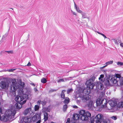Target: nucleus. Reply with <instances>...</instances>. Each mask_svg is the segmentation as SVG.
Listing matches in <instances>:
<instances>
[{"label": "nucleus", "mask_w": 123, "mask_h": 123, "mask_svg": "<svg viewBox=\"0 0 123 123\" xmlns=\"http://www.w3.org/2000/svg\"><path fill=\"white\" fill-rule=\"evenodd\" d=\"M9 82L6 80H2L0 83V86L2 89L8 87L9 85Z\"/></svg>", "instance_id": "6"}, {"label": "nucleus", "mask_w": 123, "mask_h": 123, "mask_svg": "<svg viewBox=\"0 0 123 123\" xmlns=\"http://www.w3.org/2000/svg\"><path fill=\"white\" fill-rule=\"evenodd\" d=\"M23 88H19L18 90V94L19 95H22L24 94V92L23 91Z\"/></svg>", "instance_id": "19"}, {"label": "nucleus", "mask_w": 123, "mask_h": 123, "mask_svg": "<svg viewBox=\"0 0 123 123\" xmlns=\"http://www.w3.org/2000/svg\"><path fill=\"white\" fill-rule=\"evenodd\" d=\"M64 80L63 79H60L58 81V82H64Z\"/></svg>", "instance_id": "38"}, {"label": "nucleus", "mask_w": 123, "mask_h": 123, "mask_svg": "<svg viewBox=\"0 0 123 123\" xmlns=\"http://www.w3.org/2000/svg\"><path fill=\"white\" fill-rule=\"evenodd\" d=\"M120 80L119 81V83L121 85H123V77L120 78Z\"/></svg>", "instance_id": "31"}, {"label": "nucleus", "mask_w": 123, "mask_h": 123, "mask_svg": "<svg viewBox=\"0 0 123 123\" xmlns=\"http://www.w3.org/2000/svg\"><path fill=\"white\" fill-rule=\"evenodd\" d=\"M103 118V115L101 114H98L95 117L94 120L96 123H100Z\"/></svg>", "instance_id": "9"}, {"label": "nucleus", "mask_w": 123, "mask_h": 123, "mask_svg": "<svg viewBox=\"0 0 123 123\" xmlns=\"http://www.w3.org/2000/svg\"><path fill=\"white\" fill-rule=\"evenodd\" d=\"M15 70V69H10L8 71L9 72H13V71Z\"/></svg>", "instance_id": "41"}, {"label": "nucleus", "mask_w": 123, "mask_h": 123, "mask_svg": "<svg viewBox=\"0 0 123 123\" xmlns=\"http://www.w3.org/2000/svg\"><path fill=\"white\" fill-rule=\"evenodd\" d=\"M104 123H107V122H105Z\"/></svg>", "instance_id": "57"}, {"label": "nucleus", "mask_w": 123, "mask_h": 123, "mask_svg": "<svg viewBox=\"0 0 123 123\" xmlns=\"http://www.w3.org/2000/svg\"><path fill=\"white\" fill-rule=\"evenodd\" d=\"M0 120H2V119H1V115H0Z\"/></svg>", "instance_id": "54"}, {"label": "nucleus", "mask_w": 123, "mask_h": 123, "mask_svg": "<svg viewBox=\"0 0 123 123\" xmlns=\"http://www.w3.org/2000/svg\"><path fill=\"white\" fill-rule=\"evenodd\" d=\"M56 91V90H52L51 89L50 90V92H53L54 91Z\"/></svg>", "instance_id": "45"}, {"label": "nucleus", "mask_w": 123, "mask_h": 123, "mask_svg": "<svg viewBox=\"0 0 123 123\" xmlns=\"http://www.w3.org/2000/svg\"><path fill=\"white\" fill-rule=\"evenodd\" d=\"M117 106L119 108L123 107V102H119L117 104Z\"/></svg>", "instance_id": "23"}, {"label": "nucleus", "mask_w": 123, "mask_h": 123, "mask_svg": "<svg viewBox=\"0 0 123 123\" xmlns=\"http://www.w3.org/2000/svg\"><path fill=\"white\" fill-rule=\"evenodd\" d=\"M120 45L121 46L123 47V43H121L120 44Z\"/></svg>", "instance_id": "49"}, {"label": "nucleus", "mask_w": 123, "mask_h": 123, "mask_svg": "<svg viewBox=\"0 0 123 123\" xmlns=\"http://www.w3.org/2000/svg\"><path fill=\"white\" fill-rule=\"evenodd\" d=\"M46 102L45 101H43L41 102V104L43 105H44L46 104Z\"/></svg>", "instance_id": "34"}, {"label": "nucleus", "mask_w": 123, "mask_h": 123, "mask_svg": "<svg viewBox=\"0 0 123 123\" xmlns=\"http://www.w3.org/2000/svg\"><path fill=\"white\" fill-rule=\"evenodd\" d=\"M73 13L74 15H76V14L75 12H73Z\"/></svg>", "instance_id": "53"}, {"label": "nucleus", "mask_w": 123, "mask_h": 123, "mask_svg": "<svg viewBox=\"0 0 123 123\" xmlns=\"http://www.w3.org/2000/svg\"><path fill=\"white\" fill-rule=\"evenodd\" d=\"M16 113V111L15 110H8L7 113L2 116V120L6 122L8 120L9 118H14Z\"/></svg>", "instance_id": "1"}, {"label": "nucleus", "mask_w": 123, "mask_h": 123, "mask_svg": "<svg viewBox=\"0 0 123 123\" xmlns=\"http://www.w3.org/2000/svg\"><path fill=\"white\" fill-rule=\"evenodd\" d=\"M23 121L25 123H30L32 122V120H31V118L30 117H24Z\"/></svg>", "instance_id": "15"}, {"label": "nucleus", "mask_w": 123, "mask_h": 123, "mask_svg": "<svg viewBox=\"0 0 123 123\" xmlns=\"http://www.w3.org/2000/svg\"><path fill=\"white\" fill-rule=\"evenodd\" d=\"M117 99H115L109 101V104L112 107H114L116 105L117 103Z\"/></svg>", "instance_id": "11"}, {"label": "nucleus", "mask_w": 123, "mask_h": 123, "mask_svg": "<svg viewBox=\"0 0 123 123\" xmlns=\"http://www.w3.org/2000/svg\"><path fill=\"white\" fill-rule=\"evenodd\" d=\"M44 121H46L48 119V114L46 112H44Z\"/></svg>", "instance_id": "18"}, {"label": "nucleus", "mask_w": 123, "mask_h": 123, "mask_svg": "<svg viewBox=\"0 0 123 123\" xmlns=\"http://www.w3.org/2000/svg\"><path fill=\"white\" fill-rule=\"evenodd\" d=\"M91 80H89L87 81L86 83H88L87 84V86L88 88L90 89H93L95 85L94 83H91Z\"/></svg>", "instance_id": "13"}, {"label": "nucleus", "mask_w": 123, "mask_h": 123, "mask_svg": "<svg viewBox=\"0 0 123 123\" xmlns=\"http://www.w3.org/2000/svg\"><path fill=\"white\" fill-rule=\"evenodd\" d=\"M74 4H75V8L76 9V10L78 12H79V13H81L82 12V11H81L79 9V8H78V7L77 8V7L76 6V5L75 4V3H74Z\"/></svg>", "instance_id": "26"}, {"label": "nucleus", "mask_w": 123, "mask_h": 123, "mask_svg": "<svg viewBox=\"0 0 123 123\" xmlns=\"http://www.w3.org/2000/svg\"><path fill=\"white\" fill-rule=\"evenodd\" d=\"M31 65V63H30V62H29L27 64V65L28 66H30Z\"/></svg>", "instance_id": "47"}, {"label": "nucleus", "mask_w": 123, "mask_h": 123, "mask_svg": "<svg viewBox=\"0 0 123 123\" xmlns=\"http://www.w3.org/2000/svg\"><path fill=\"white\" fill-rule=\"evenodd\" d=\"M34 90L35 92H36L37 91V89L36 88H34Z\"/></svg>", "instance_id": "50"}, {"label": "nucleus", "mask_w": 123, "mask_h": 123, "mask_svg": "<svg viewBox=\"0 0 123 123\" xmlns=\"http://www.w3.org/2000/svg\"><path fill=\"white\" fill-rule=\"evenodd\" d=\"M105 84L106 86H109L111 85L109 80L108 79L106 80L105 81Z\"/></svg>", "instance_id": "21"}, {"label": "nucleus", "mask_w": 123, "mask_h": 123, "mask_svg": "<svg viewBox=\"0 0 123 123\" xmlns=\"http://www.w3.org/2000/svg\"><path fill=\"white\" fill-rule=\"evenodd\" d=\"M93 104V102L92 101H90L88 104V106L89 107H91L92 105Z\"/></svg>", "instance_id": "28"}, {"label": "nucleus", "mask_w": 123, "mask_h": 123, "mask_svg": "<svg viewBox=\"0 0 123 123\" xmlns=\"http://www.w3.org/2000/svg\"><path fill=\"white\" fill-rule=\"evenodd\" d=\"M28 98V95L26 94H23L20 96H17L15 98V100L17 102H20L21 103L23 102L25 100H26V99Z\"/></svg>", "instance_id": "3"}, {"label": "nucleus", "mask_w": 123, "mask_h": 123, "mask_svg": "<svg viewBox=\"0 0 123 123\" xmlns=\"http://www.w3.org/2000/svg\"><path fill=\"white\" fill-rule=\"evenodd\" d=\"M73 107L75 108H78V107L76 105H74L73 106Z\"/></svg>", "instance_id": "48"}, {"label": "nucleus", "mask_w": 123, "mask_h": 123, "mask_svg": "<svg viewBox=\"0 0 123 123\" xmlns=\"http://www.w3.org/2000/svg\"><path fill=\"white\" fill-rule=\"evenodd\" d=\"M118 65H120L121 66L123 65V62H117Z\"/></svg>", "instance_id": "37"}, {"label": "nucleus", "mask_w": 123, "mask_h": 123, "mask_svg": "<svg viewBox=\"0 0 123 123\" xmlns=\"http://www.w3.org/2000/svg\"><path fill=\"white\" fill-rule=\"evenodd\" d=\"M39 106L37 105H36L34 106V110L35 111H37L39 110Z\"/></svg>", "instance_id": "25"}, {"label": "nucleus", "mask_w": 123, "mask_h": 123, "mask_svg": "<svg viewBox=\"0 0 123 123\" xmlns=\"http://www.w3.org/2000/svg\"><path fill=\"white\" fill-rule=\"evenodd\" d=\"M12 84L11 85L10 92L13 93L16 90V80L15 79H13L12 80Z\"/></svg>", "instance_id": "5"}, {"label": "nucleus", "mask_w": 123, "mask_h": 123, "mask_svg": "<svg viewBox=\"0 0 123 123\" xmlns=\"http://www.w3.org/2000/svg\"><path fill=\"white\" fill-rule=\"evenodd\" d=\"M79 114L81 115L80 118L82 121L88 120L89 119V117L91 116V114L89 112L86 111L85 112V111L83 110H80L79 111Z\"/></svg>", "instance_id": "2"}, {"label": "nucleus", "mask_w": 123, "mask_h": 123, "mask_svg": "<svg viewBox=\"0 0 123 123\" xmlns=\"http://www.w3.org/2000/svg\"><path fill=\"white\" fill-rule=\"evenodd\" d=\"M82 17L83 18H85V17H84V16H82Z\"/></svg>", "instance_id": "56"}, {"label": "nucleus", "mask_w": 123, "mask_h": 123, "mask_svg": "<svg viewBox=\"0 0 123 123\" xmlns=\"http://www.w3.org/2000/svg\"><path fill=\"white\" fill-rule=\"evenodd\" d=\"M70 118H68L67 119L66 123H70Z\"/></svg>", "instance_id": "40"}, {"label": "nucleus", "mask_w": 123, "mask_h": 123, "mask_svg": "<svg viewBox=\"0 0 123 123\" xmlns=\"http://www.w3.org/2000/svg\"><path fill=\"white\" fill-rule=\"evenodd\" d=\"M31 107H29L26 109L24 111V114L25 115H26L27 114H29L31 116L33 114L31 113H31H33L32 111H31Z\"/></svg>", "instance_id": "12"}, {"label": "nucleus", "mask_w": 123, "mask_h": 123, "mask_svg": "<svg viewBox=\"0 0 123 123\" xmlns=\"http://www.w3.org/2000/svg\"><path fill=\"white\" fill-rule=\"evenodd\" d=\"M71 11L72 12H73V11L72 10H71Z\"/></svg>", "instance_id": "58"}, {"label": "nucleus", "mask_w": 123, "mask_h": 123, "mask_svg": "<svg viewBox=\"0 0 123 123\" xmlns=\"http://www.w3.org/2000/svg\"><path fill=\"white\" fill-rule=\"evenodd\" d=\"M93 120H91V123H94V122L95 121V120H94V118H93Z\"/></svg>", "instance_id": "43"}, {"label": "nucleus", "mask_w": 123, "mask_h": 123, "mask_svg": "<svg viewBox=\"0 0 123 123\" xmlns=\"http://www.w3.org/2000/svg\"><path fill=\"white\" fill-rule=\"evenodd\" d=\"M41 114L40 113H36L32 117V121L33 122H35L39 119H41Z\"/></svg>", "instance_id": "10"}, {"label": "nucleus", "mask_w": 123, "mask_h": 123, "mask_svg": "<svg viewBox=\"0 0 123 123\" xmlns=\"http://www.w3.org/2000/svg\"><path fill=\"white\" fill-rule=\"evenodd\" d=\"M111 118L115 120H116L117 119V117L116 116H113L111 117Z\"/></svg>", "instance_id": "39"}, {"label": "nucleus", "mask_w": 123, "mask_h": 123, "mask_svg": "<svg viewBox=\"0 0 123 123\" xmlns=\"http://www.w3.org/2000/svg\"><path fill=\"white\" fill-rule=\"evenodd\" d=\"M97 87L100 90H102L104 88V86L103 84L100 82H97L96 84Z\"/></svg>", "instance_id": "16"}, {"label": "nucleus", "mask_w": 123, "mask_h": 123, "mask_svg": "<svg viewBox=\"0 0 123 123\" xmlns=\"http://www.w3.org/2000/svg\"><path fill=\"white\" fill-rule=\"evenodd\" d=\"M69 99L68 97H66L65 98L63 102L64 104H68L69 102Z\"/></svg>", "instance_id": "22"}, {"label": "nucleus", "mask_w": 123, "mask_h": 123, "mask_svg": "<svg viewBox=\"0 0 123 123\" xmlns=\"http://www.w3.org/2000/svg\"><path fill=\"white\" fill-rule=\"evenodd\" d=\"M96 103L97 105L100 106L102 105L103 107H105L107 104L106 100L104 99H103L102 98L97 99Z\"/></svg>", "instance_id": "4"}, {"label": "nucleus", "mask_w": 123, "mask_h": 123, "mask_svg": "<svg viewBox=\"0 0 123 123\" xmlns=\"http://www.w3.org/2000/svg\"><path fill=\"white\" fill-rule=\"evenodd\" d=\"M105 38H106L107 37L106 36L103 34H101Z\"/></svg>", "instance_id": "46"}, {"label": "nucleus", "mask_w": 123, "mask_h": 123, "mask_svg": "<svg viewBox=\"0 0 123 123\" xmlns=\"http://www.w3.org/2000/svg\"><path fill=\"white\" fill-rule=\"evenodd\" d=\"M73 91V90L72 88L68 89L67 91V93L68 94H69V93L72 92Z\"/></svg>", "instance_id": "32"}, {"label": "nucleus", "mask_w": 123, "mask_h": 123, "mask_svg": "<svg viewBox=\"0 0 123 123\" xmlns=\"http://www.w3.org/2000/svg\"><path fill=\"white\" fill-rule=\"evenodd\" d=\"M118 42L119 43H121V40H119L118 41Z\"/></svg>", "instance_id": "55"}, {"label": "nucleus", "mask_w": 123, "mask_h": 123, "mask_svg": "<svg viewBox=\"0 0 123 123\" xmlns=\"http://www.w3.org/2000/svg\"><path fill=\"white\" fill-rule=\"evenodd\" d=\"M95 77L94 76H93L91 78V79H90L89 80H91H91H92V81H94L95 80Z\"/></svg>", "instance_id": "36"}, {"label": "nucleus", "mask_w": 123, "mask_h": 123, "mask_svg": "<svg viewBox=\"0 0 123 123\" xmlns=\"http://www.w3.org/2000/svg\"><path fill=\"white\" fill-rule=\"evenodd\" d=\"M39 120L36 123H40L41 122V119H39Z\"/></svg>", "instance_id": "44"}, {"label": "nucleus", "mask_w": 123, "mask_h": 123, "mask_svg": "<svg viewBox=\"0 0 123 123\" xmlns=\"http://www.w3.org/2000/svg\"><path fill=\"white\" fill-rule=\"evenodd\" d=\"M80 115L78 114H74L73 117V119L75 120H77L79 119Z\"/></svg>", "instance_id": "17"}, {"label": "nucleus", "mask_w": 123, "mask_h": 123, "mask_svg": "<svg viewBox=\"0 0 123 123\" xmlns=\"http://www.w3.org/2000/svg\"><path fill=\"white\" fill-rule=\"evenodd\" d=\"M105 93V92H101V94L102 95V96H103L104 95Z\"/></svg>", "instance_id": "42"}, {"label": "nucleus", "mask_w": 123, "mask_h": 123, "mask_svg": "<svg viewBox=\"0 0 123 123\" xmlns=\"http://www.w3.org/2000/svg\"><path fill=\"white\" fill-rule=\"evenodd\" d=\"M41 81L42 83L44 84L47 81L45 78H43L41 79Z\"/></svg>", "instance_id": "27"}, {"label": "nucleus", "mask_w": 123, "mask_h": 123, "mask_svg": "<svg viewBox=\"0 0 123 123\" xmlns=\"http://www.w3.org/2000/svg\"><path fill=\"white\" fill-rule=\"evenodd\" d=\"M2 112V109L1 108H0V113H1Z\"/></svg>", "instance_id": "51"}, {"label": "nucleus", "mask_w": 123, "mask_h": 123, "mask_svg": "<svg viewBox=\"0 0 123 123\" xmlns=\"http://www.w3.org/2000/svg\"><path fill=\"white\" fill-rule=\"evenodd\" d=\"M1 104V103H0V105Z\"/></svg>", "instance_id": "59"}, {"label": "nucleus", "mask_w": 123, "mask_h": 123, "mask_svg": "<svg viewBox=\"0 0 123 123\" xmlns=\"http://www.w3.org/2000/svg\"><path fill=\"white\" fill-rule=\"evenodd\" d=\"M38 102H39V101H38Z\"/></svg>", "instance_id": "60"}, {"label": "nucleus", "mask_w": 123, "mask_h": 123, "mask_svg": "<svg viewBox=\"0 0 123 123\" xmlns=\"http://www.w3.org/2000/svg\"><path fill=\"white\" fill-rule=\"evenodd\" d=\"M97 32L98 33V34H100V35H101V34H102L101 33H100L99 32Z\"/></svg>", "instance_id": "52"}, {"label": "nucleus", "mask_w": 123, "mask_h": 123, "mask_svg": "<svg viewBox=\"0 0 123 123\" xmlns=\"http://www.w3.org/2000/svg\"><path fill=\"white\" fill-rule=\"evenodd\" d=\"M116 77H111L109 78V79L112 83L116 84L118 82V81L116 80L117 78H121V75L118 74H116Z\"/></svg>", "instance_id": "7"}, {"label": "nucleus", "mask_w": 123, "mask_h": 123, "mask_svg": "<svg viewBox=\"0 0 123 123\" xmlns=\"http://www.w3.org/2000/svg\"><path fill=\"white\" fill-rule=\"evenodd\" d=\"M26 101V100H25L23 101V102L21 103L18 102L16 104V108L18 109H20L22 108V105L25 104Z\"/></svg>", "instance_id": "14"}, {"label": "nucleus", "mask_w": 123, "mask_h": 123, "mask_svg": "<svg viewBox=\"0 0 123 123\" xmlns=\"http://www.w3.org/2000/svg\"><path fill=\"white\" fill-rule=\"evenodd\" d=\"M80 97L81 98V99L84 102H86L90 98L89 95L87 94H84L83 92L79 95Z\"/></svg>", "instance_id": "8"}, {"label": "nucleus", "mask_w": 123, "mask_h": 123, "mask_svg": "<svg viewBox=\"0 0 123 123\" xmlns=\"http://www.w3.org/2000/svg\"><path fill=\"white\" fill-rule=\"evenodd\" d=\"M19 84L23 88L25 86V83L24 82H22L21 81L19 82Z\"/></svg>", "instance_id": "30"}, {"label": "nucleus", "mask_w": 123, "mask_h": 123, "mask_svg": "<svg viewBox=\"0 0 123 123\" xmlns=\"http://www.w3.org/2000/svg\"><path fill=\"white\" fill-rule=\"evenodd\" d=\"M113 62V61L112 60L106 63V64L107 65L110 64H111Z\"/></svg>", "instance_id": "33"}, {"label": "nucleus", "mask_w": 123, "mask_h": 123, "mask_svg": "<svg viewBox=\"0 0 123 123\" xmlns=\"http://www.w3.org/2000/svg\"><path fill=\"white\" fill-rule=\"evenodd\" d=\"M67 107L68 106L67 105H63V110L65 112L66 111Z\"/></svg>", "instance_id": "29"}, {"label": "nucleus", "mask_w": 123, "mask_h": 123, "mask_svg": "<svg viewBox=\"0 0 123 123\" xmlns=\"http://www.w3.org/2000/svg\"><path fill=\"white\" fill-rule=\"evenodd\" d=\"M104 77V74H101L100 75V77L98 79L102 82H104V80L103 79V78Z\"/></svg>", "instance_id": "24"}, {"label": "nucleus", "mask_w": 123, "mask_h": 123, "mask_svg": "<svg viewBox=\"0 0 123 123\" xmlns=\"http://www.w3.org/2000/svg\"><path fill=\"white\" fill-rule=\"evenodd\" d=\"M5 52H7L8 53L12 54L13 53V51L12 50L5 51Z\"/></svg>", "instance_id": "35"}, {"label": "nucleus", "mask_w": 123, "mask_h": 123, "mask_svg": "<svg viewBox=\"0 0 123 123\" xmlns=\"http://www.w3.org/2000/svg\"><path fill=\"white\" fill-rule=\"evenodd\" d=\"M66 92V90H62L61 94V97L63 99H64L65 98V95L64 92Z\"/></svg>", "instance_id": "20"}]
</instances>
